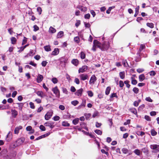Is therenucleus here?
Masks as SVG:
<instances>
[{
    "label": "nucleus",
    "instance_id": "nucleus-39",
    "mask_svg": "<svg viewBox=\"0 0 159 159\" xmlns=\"http://www.w3.org/2000/svg\"><path fill=\"white\" fill-rule=\"evenodd\" d=\"M80 57L82 59H84L85 58V54L84 52H82L80 53Z\"/></svg>",
    "mask_w": 159,
    "mask_h": 159
},
{
    "label": "nucleus",
    "instance_id": "nucleus-60",
    "mask_svg": "<svg viewBox=\"0 0 159 159\" xmlns=\"http://www.w3.org/2000/svg\"><path fill=\"white\" fill-rule=\"evenodd\" d=\"M145 100L146 101L150 102H152V100L151 98L150 97H147L146 98Z\"/></svg>",
    "mask_w": 159,
    "mask_h": 159
},
{
    "label": "nucleus",
    "instance_id": "nucleus-2",
    "mask_svg": "<svg viewBox=\"0 0 159 159\" xmlns=\"http://www.w3.org/2000/svg\"><path fill=\"white\" fill-rule=\"evenodd\" d=\"M52 91L55 94L56 97L59 98L60 97V91L57 86L52 88Z\"/></svg>",
    "mask_w": 159,
    "mask_h": 159
},
{
    "label": "nucleus",
    "instance_id": "nucleus-52",
    "mask_svg": "<svg viewBox=\"0 0 159 159\" xmlns=\"http://www.w3.org/2000/svg\"><path fill=\"white\" fill-rule=\"evenodd\" d=\"M130 110L134 114H136L137 113V111L134 108L131 109Z\"/></svg>",
    "mask_w": 159,
    "mask_h": 159
},
{
    "label": "nucleus",
    "instance_id": "nucleus-8",
    "mask_svg": "<svg viewBox=\"0 0 159 159\" xmlns=\"http://www.w3.org/2000/svg\"><path fill=\"white\" fill-rule=\"evenodd\" d=\"M54 123L50 121H47L45 123L44 125L46 126H49L51 129L53 128L54 126L53 125Z\"/></svg>",
    "mask_w": 159,
    "mask_h": 159
},
{
    "label": "nucleus",
    "instance_id": "nucleus-9",
    "mask_svg": "<svg viewBox=\"0 0 159 159\" xmlns=\"http://www.w3.org/2000/svg\"><path fill=\"white\" fill-rule=\"evenodd\" d=\"M88 67L86 66H82L81 68H80L78 72L79 73L80 72L83 73L85 71L88 69Z\"/></svg>",
    "mask_w": 159,
    "mask_h": 159
},
{
    "label": "nucleus",
    "instance_id": "nucleus-48",
    "mask_svg": "<svg viewBox=\"0 0 159 159\" xmlns=\"http://www.w3.org/2000/svg\"><path fill=\"white\" fill-rule=\"evenodd\" d=\"M122 62L123 64L125 66H128L126 60H124Z\"/></svg>",
    "mask_w": 159,
    "mask_h": 159
},
{
    "label": "nucleus",
    "instance_id": "nucleus-27",
    "mask_svg": "<svg viewBox=\"0 0 159 159\" xmlns=\"http://www.w3.org/2000/svg\"><path fill=\"white\" fill-rule=\"evenodd\" d=\"M16 104L18 105L19 109L20 110H22L23 106L24 105L23 103H17Z\"/></svg>",
    "mask_w": 159,
    "mask_h": 159
},
{
    "label": "nucleus",
    "instance_id": "nucleus-49",
    "mask_svg": "<svg viewBox=\"0 0 159 159\" xmlns=\"http://www.w3.org/2000/svg\"><path fill=\"white\" fill-rule=\"evenodd\" d=\"M33 27L34 28V31H36L39 30V27L36 25H34Z\"/></svg>",
    "mask_w": 159,
    "mask_h": 159
},
{
    "label": "nucleus",
    "instance_id": "nucleus-28",
    "mask_svg": "<svg viewBox=\"0 0 159 159\" xmlns=\"http://www.w3.org/2000/svg\"><path fill=\"white\" fill-rule=\"evenodd\" d=\"M44 48L45 50L47 51L48 52L51 51V48L50 46H45L44 47Z\"/></svg>",
    "mask_w": 159,
    "mask_h": 159
},
{
    "label": "nucleus",
    "instance_id": "nucleus-18",
    "mask_svg": "<svg viewBox=\"0 0 159 159\" xmlns=\"http://www.w3.org/2000/svg\"><path fill=\"white\" fill-rule=\"evenodd\" d=\"M71 63L75 66H77L79 63V61L77 59H73L72 60Z\"/></svg>",
    "mask_w": 159,
    "mask_h": 159
},
{
    "label": "nucleus",
    "instance_id": "nucleus-64",
    "mask_svg": "<svg viewBox=\"0 0 159 159\" xmlns=\"http://www.w3.org/2000/svg\"><path fill=\"white\" fill-rule=\"evenodd\" d=\"M145 119L147 121H151V119L150 117L147 115H146L144 117Z\"/></svg>",
    "mask_w": 159,
    "mask_h": 159
},
{
    "label": "nucleus",
    "instance_id": "nucleus-57",
    "mask_svg": "<svg viewBox=\"0 0 159 159\" xmlns=\"http://www.w3.org/2000/svg\"><path fill=\"white\" fill-rule=\"evenodd\" d=\"M39 128L40 129L43 131H44L45 130V127L42 125H40Z\"/></svg>",
    "mask_w": 159,
    "mask_h": 159
},
{
    "label": "nucleus",
    "instance_id": "nucleus-61",
    "mask_svg": "<svg viewBox=\"0 0 159 159\" xmlns=\"http://www.w3.org/2000/svg\"><path fill=\"white\" fill-rule=\"evenodd\" d=\"M24 39H23V41L22 42V45H24V44L26 43L27 41V39L25 37H24Z\"/></svg>",
    "mask_w": 159,
    "mask_h": 159
},
{
    "label": "nucleus",
    "instance_id": "nucleus-12",
    "mask_svg": "<svg viewBox=\"0 0 159 159\" xmlns=\"http://www.w3.org/2000/svg\"><path fill=\"white\" fill-rule=\"evenodd\" d=\"M83 91V89L82 88L78 90L75 93V94L78 96H81Z\"/></svg>",
    "mask_w": 159,
    "mask_h": 159
},
{
    "label": "nucleus",
    "instance_id": "nucleus-33",
    "mask_svg": "<svg viewBox=\"0 0 159 159\" xmlns=\"http://www.w3.org/2000/svg\"><path fill=\"white\" fill-rule=\"evenodd\" d=\"M17 154V152L16 151H13L11 154V157H15Z\"/></svg>",
    "mask_w": 159,
    "mask_h": 159
},
{
    "label": "nucleus",
    "instance_id": "nucleus-14",
    "mask_svg": "<svg viewBox=\"0 0 159 159\" xmlns=\"http://www.w3.org/2000/svg\"><path fill=\"white\" fill-rule=\"evenodd\" d=\"M36 93L38 96L42 98L45 96L43 93L42 91H38L36 92Z\"/></svg>",
    "mask_w": 159,
    "mask_h": 159
},
{
    "label": "nucleus",
    "instance_id": "nucleus-13",
    "mask_svg": "<svg viewBox=\"0 0 159 159\" xmlns=\"http://www.w3.org/2000/svg\"><path fill=\"white\" fill-rule=\"evenodd\" d=\"M59 53V50L58 48H55L54 49L53 51L52 52V54L53 55H56Z\"/></svg>",
    "mask_w": 159,
    "mask_h": 159
},
{
    "label": "nucleus",
    "instance_id": "nucleus-30",
    "mask_svg": "<svg viewBox=\"0 0 159 159\" xmlns=\"http://www.w3.org/2000/svg\"><path fill=\"white\" fill-rule=\"evenodd\" d=\"M74 40V41L77 43H79L80 42V38L78 36L75 37Z\"/></svg>",
    "mask_w": 159,
    "mask_h": 159
},
{
    "label": "nucleus",
    "instance_id": "nucleus-32",
    "mask_svg": "<svg viewBox=\"0 0 159 159\" xmlns=\"http://www.w3.org/2000/svg\"><path fill=\"white\" fill-rule=\"evenodd\" d=\"M79 120L78 118H76L73 120L72 122L74 125H76L78 123Z\"/></svg>",
    "mask_w": 159,
    "mask_h": 159
},
{
    "label": "nucleus",
    "instance_id": "nucleus-35",
    "mask_svg": "<svg viewBox=\"0 0 159 159\" xmlns=\"http://www.w3.org/2000/svg\"><path fill=\"white\" fill-rule=\"evenodd\" d=\"M151 134L152 136H154L157 134V132L153 129L151 130Z\"/></svg>",
    "mask_w": 159,
    "mask_h": 159
},
{
    "label": "nucleus",
    "instance_id": "nucleus-31",
    "mask_svg": "<svg viewBox=\"0 0 159 159\" xmlns=\"http://www.w3.org/2000/svg\"><path fill=\"white\" fill-rule=\"evenodd\" d=\"M111 90V87L109 86L107 87L106 89L105 94L107 95L109 94Z\"/></svg>",
    "mask_w": 159,
    "mask_h": 159
},
{
    "label": "nucleus",
    "instance_id": "nucleus-25",
    "mask_svg": "<svg viewBox=\"0 0 159 159\" xmlns=\"http://www.w3.org/2000/svg\"><path fill=\"white\" fill-rule=\"evenodd\" d=\"M120 78L123 79L125 78V72L124 71L121 72L119 74Z\"/></svg>",
    "mask_w": 159,
    "mask_h": 159
},
{
    "label": "nucleus",
    "instance_id": "nucleus-34",
    "mask_svg": "<svg viewBox=\"0 0 159 159\" xmlns=\"http://www.w3.org/2000/svg\"><path fill=\"white\" fill-rule=\"evenodd\" d=\"M129 81L128 80H125L124 81V83L126 84L127 88H129L130 87V85L129 84Z\"/></svg>",
    "mask_w": 159,
    "mask_h": 159
},
{
    "label": "nucleus",
    "instance_id": "nucleus-50",
    "mask_svg": "<svg viewBox=\"0 0 159 159\" xmlns=\"http://www.w3.org/2000/svg\"><path fill=\"white\" fill-rule=\"evenodd\" d=\"M145 133L141 131V132H138L137 133V134L138 135H140L141 136H143L144 135Z\"/></svg>",
    "mask_w": 159,
    "mask_h": 159
},
{
    "label": "nucleus",
    "instance_id": "nucleus-6",
    "mask_svg": "<svg viewBox=\"0 0 159 159\" xmlns=\"http://www.w3.org/2000/svg\"><path fill=\"white\" fill-rule=\"evenodd\" d=\"M25 141V138L23 137L18 139L16 141V146H19L22 144Z\"/></svg>",
    "mask_w": 159,
    "mask_h": 159
},
{
    "label": "nucleus",
    "instance_id": "nucleus-40",
    "mask_svg": "<svg viewBox=\"0 0 159 159\" xmlns=\"http://www.w3.org/2000/svg\"><path fill=\"white\" fill-rule=\"evenodd\" d=\"M133 91L134 93L137 94L139 93V89L136 87H134L133 89Z\"/></svg>",
    "mask_w": 159,
    "mask_h": 159
},
{
    "label": "nucleus",
    "instance_id": "nucleus-4",
    "mask_svg": "<svg viewBox=\"0 0 159 159\" xmlns=\"http://www.w3.org/2000/svg\"><path fill=\"white\" fill-rule=\"evenodd\" d=\"M53 113V112L51 111H48L45 116V119L48 120L52 116Z\"/></svg>",
    "mask_w": 159,
    "mask_h": 159
},
{
    "label": "nucleus",
    "instance_id": "nucleus-46",
    "mask_svg": "<svg viewBox=\"0 0 159 159\" xmlns=\"http://www.w3.org/2000/svg\"><path fill=\"white\" fill-rule=\"evenodd\" d=\"M95 133L98 134H101L102 133V131L98 129H96L95 130Z\"/></svg>",
    "mask_w": 159,
    "mask_h": 159
},
{
    "label": "nucleus",
    "instance_id": "nucleus-53",
    "mask_svg": "<svg viewBox=\"0 0 159 159\" xmlns=\"http://www.w3.org/2000/svg\"><path fill=\"white\" fill-rule=\"evenodd\" d=\"M30 107L32 109H34L35 108V106H34V103L32 102H30Z\"/></svg>",
    "mask_w": 159,
    "mask_h": 159
},
{
    "label": "nucleus",
    "instance_id": "nucleus-56",
    "mask_svg": "<svg viewBox=\"0 0 159 159\" xmlns=\"http://www.w3.org/2000/svg\"><path fill=\"white\" fill-rule=\"evenodd\" d=\"M47 63L48 62L46 61H43L41 63V64L42 66L45 67L46 66Z\"/></svg>",
    "mask_w": 159,
    "mask_h": 159
},
{
    "label": "nucleus",
    "instance_id": "nucleus-5",
    "mask_svg": "<svg viewBox=\"0 0 159 159\" xmlns=\"http://www.w3.org/2000/svg\"><path fill=\"white\" fill-rule=\"evenodd\" d=\"M145 46L144 44H141L140 45L139 50L137 53V54L140 56V52L142 51H144L145 49Z\"/></svg>",
    "mask_w": 159,
    "mask_h": 159
},
{
    "label": "nucleus",
    "instance_id": "nucleus-16",
    "mask_svg": "<svg viewBox=\"0 0 159 159\" xmlns=\"http://www.w3.org/2000/svg\"><path fill=\"white\" fill-rule=\"evenodd\" d=\"M22 127L21 126H20L18 127H16L15 128V130H14L15 134H18L19 132V130L20 129H22Z\"/></svg>",
    "mask_w": 159,
    "mask_h": 159
},
{
    "label": "nucleus",
    "instance_id": "nucleus-19",
    "mask_svg": "<svg viewBox=\"0 0 159 159\" xmlns=\"http://www.w3.org/2000/svg\"><path fill=\"white\" fill-rule=\"evenodd\" d=\"M145 78V76L143 74H141L139 76V79L140 81H142Z\"/></svg>",
    "mask_w": 159,
    "mask_h": 159
},
{
    "label": "nucleus",
    "instance_id": "nucleus-44",
    "mask_svg": "<svg viewBox=\"0 0 159 159\" xmlns=\"http://www.w3.org/2000/svg\"><path fill=\"white\" fill-rule=\"evenodd\" d=\"M78 102L77 101H76V100H75V101H72L71 102V104L75 106H76V105H77V104H78Z\"/></svg>",
    "mask_w": 159,
    "mask_h": 159
},
{
    "label": "nucleus",
    "instance_id": "nucleus-62",
    "mask_svg": "<svg viewBox=\"0 0 159 159\" xmlns=\"http://www.w3.org/2000/svg\"><path fill=\"white\" fill-rule=\"evenodd\" d=\"M149 73H150V75L151 76H154L156 74L155 72L154 71H153V70L149 72Z\"/></svg>",
    "mask_w": 159,
    "mask_h": 159
},
{
    "label": "nucleus",
    "instance_id": "nucleus-38",
    "mask_svg": "<svg viewBox=\"0 0 159 159\" xmlns=\"http://www.w3.org/2000/svg\"><path fill=\"white\" fill-rule=\"evenodd\" d=\"M88 96L90 97H92L93 96V93L91 91H88L87 92Z\"/></svg>",
    "mask_w": 159,
    "mask_h": 159
},
{
    "label": "nucleus",
    "instance_id": "nucleus-29",
    "mask_svg": "<svg viewBox=\"0 0 159 159\" xmlns=\"http://www.w3.org/2000/svg\"><path fill=\"white\" fill-rule=\"evenodd\" d=\"M11 43L12 44H14L16 43V38L14 37H12L11 38Z\"/></svg>",
    "mask_w": 159,
    "mask_h": 159
},
{
    "label": "nucleus",
    "instance_id": "nucleus-1",
    "mask_svg": "<svg viewBox=\"0 0 159 159\" xmlns=\"http://www.w3.org/2000/svg\"><path fill=\"white\" fill-rule=\"evenodd\" d=\"M97 45L98 47L102 51L107 50L109 47V43L108 42H104L102 43H101L99 42H97Z\"/></svg>",
    "mask_w": 159,
    "mask_h": 159
},
{
    "label": "nucleus",
    "instance_id": "nucleus-47",
    "mask_svg": "<svg viewBox=\"0 0 159 159\" xmlns=\"http://www.w3.org/2000/svg\"><path fill=\"white\" fill-rule=\"evenodd\" d=\"M84 115L86 119H88L90 117L91 115L89 113H85L84 114Z\"/></svg>",
    "mask_w": 159,
    "mask_h": 159
},
{
    "label": "nucleus",
    "instance_id": "nucleus-15",
    "mask_svg": "<svg viewBox=\"0 0 159 159\" xmlns=\"http://www.w3.org/2000/svg\"><path fill=\"white\" fill-rule=\"evenodd\" d=\"M11 112L12 116L14 117H16L18 114V112L15 110H11Z\"/></svg>",
    "mask_w": 159,
    "mask_h": 159
},
{
    "label": "nucleus",
    "instance_id": "nucleus-45",
    "mask_svg": "<svg viewBox=\"0 0 159 159\" xmlns=\"http://www.w3.org/2000/svg\"><path fill=\"white\" fill-rule=\"evenodd\" d=\"M74 82L77 84H79L80 83V80L77 78H76L75 79Z\"/></svg>",
    "mask_w": 159,
    "mask_h": 159
},
{
    "label": "nucleus",
    "instance_id": "nucleus-36",
    "mask_svg": "<svg viewBox=\"0 0 159 159\" xmlns=\"http://www.w3.org/2000/svg\"><path fill=\"white\" fill-rule=\"evenodd\" d=\"M147 25L151 28H153L154 27V24L152 23H147Z\"/></svg>",
    "mask_w": 159,
    "mask_h": 159
},
{
    "label": "nucleus",
    "instance_id": "nucleus-7",
    "mask_svg": "<svg viewBox=\"0 0 159 159\" xmlns=\"http://www.w3.org/2000/svg\"><path fill=\"white\" fill-rule=\"evenodd\" d=\"M97 80V78L95 75H93L91 76L89 81V84H94L95 82Z\"/></svg>",
    "mask_w": 159,
    "mask_h": 159
},
{
    "label": "nucleus",
    "instance_id": "nucleus-54",
    "mask_svg": "<svg viewBox=\"0 0 159 159\" xmlns=\"http://www.w3.org/2000/svg\"><path fill=\"white\" fill-rule=\"evenodd\" d=\"M101 152H102L103 153H104L106 154L107 156H108L109 155V153H108L106 152L104 149H102L101 150Z\"/></svg>",
    "mask_w": 159,
    "mask_h": 159
},
{
    "label": "nucleus",
    "instance_id": "nucleus-58",
    "mask_svg": "<svg viewBox=\"0 0 159 159\" xmlns=\"http://www.w3.org/2000/svg\"><path fill=\"white\" fill-rule=\"evenodd\" d=\"M60 118L59 116H56L54 117L53 120L55 121H57L58 120H59Z\"/></svg>",
    "mask_w": 159,
    "mask_h": 159
},
{
    "label": "nucleus",
    "instance_id": "nucleus-42",
    "mask_svg": "<svg viewBox=\"0 0 159 159\" xmlns=\"http://www.w3.org/2000/svg\"><path fill=\"white\" fill-rule=\"evenodd\" d=\"M142 150L143 151V152L145 153H148V150L147 148H143L142 149Z\"/></svg>",
    "mask_w": 159,
    "mask_h": 159
},
{
    "label": "nucleus",
    "instance_id": "nucleus-51",
    "mask_svg": "<svg viewBox=\"0 0 159 159\" xmlns=\"http://www.w3.org/2000/svg\"><path fill=\"white\" fill-rule=\"evenodd\" d=\"M114 97H116V98H117V96L116 94V93H112L110 96V98H111Z\"/></svg>",
    "mask_w": 159,
    "mask_h": 159
},
{
    "label": "nucleus",
    "instance_id": "nucleus-11",
    "mask_svg": "<svg viewBox=\"0 0 159 159\" xmlns=\"http://www.w3.org/2000/svg\"><path fill=\"white\" fill-rule=\"evenodd\" d=\"M97 42H98L96 40H93V48H92V50H93L94 51H96V47H98V45H97L98 43Z\"/></svg>",
    "mask_w": 159,
    "mask_h": 159
},
{
    "label": "nucleus",
    "instance_id": "nucleus-17",
    "mask_svg": "<svg viewBox=\"0 0 159 159\" xmlns=\"http://www.w3.org/2000/svg\"><path fill=\"white\" fill-rule=\"evenodd\" d=\"M150 148L152 149H157L159 147V145L157 144H152L150 146Z\"/></svg>",
    "mask_w": 159,
    "mask_h": 159
},
{
    "label": "nucleus",
    "instance_id": "nucleus-26",
    "mask_svg": "<svg viewBox=\"0 0 159 159\" xmlns=\"http://www.w3.org/2000/svg\"><path fill=\"white\" fill-rule=\"evenodd\" d=\"M62 125L63 126L68 127L70 125L67 121H64L62 122Z\"/></svg>",
    "mask_w": 159,
    "mask_h": 159
},
{
    "label": "nucleus",
    "instance_id": "nucleus-59",
    "mask_svg": "<svg viewBox=\"0 0 159 159\" xmlns=\"http://www.w3.org/2000/svg\"><path fill=\"white\" fill-rule=\"evenodd\" d=\"M37 11L39 12V14H41L42 12L41 8L39 7H37Z\"/></svg>",
    "mask_w": 159,
    "mask_h": 159
},
{
    "label": "nucleus",
    "instance_id": "nucleus-43",
    "mask_svg": "<svg viewBox=\"0 0 159 159\" xmlns=\"http://www.w3.org/2000/svg\"><path fill=\"white\" fill-rule=\"evenodd\" d=\"M122 151L123 153L125 154L128 153V150L126 148H123L122 149Z\"/></svg>",
    "mask_w": 159,
    "mask_h": 159
},
{
    "label": "nucleus",
    "instance_id": "nucleus-10",
    "mask_svg": "<svg viewBox=\"0 0 159 159\" xmlns=\"http://www.w3.org/2000/svg\"><path fill=\"white\" fill-rule=\"evenodd\" d=\"M43 79V77L42 75L38 74L37 78V81L38 83H40Z\"/></svg>",
    "mask_w": 159,
    "mask_h": 159
},
{
    "label": "nucleus",
    "instance_id": "nucleus-37",
    "mask_svg": "<svg viewBox=\"0 0 159 159\" xmlns=\"http://www.w3.org/2000/svg\"><path fill=\"white\" fill-rule=\"evenodd\" d=\"M140 102V100H139L138 101H135L134 102V105L135 107H137Z\"/></svg>",
    "mask_w": 159,
    "mask_h": 159
},
{
    "label": "nucleus",
    "instance_id": "nucleus-20",
    "mask_svg": "<svg viewBox=\"0 0 159 159\" xmlns=\"http://www.w3.org/2000/svg\"><path fill=\"white\" fill-rule=\"evenodd\" d=\"M63 34L64 32L63 31H61L59 32L57 35V38H61L63 36Z\"/></svg>",
    "mask_w": 159,
    "mask_h": 159
},
{
    "label": "nucleus",
    "instance_id": "nucleus-21",
    "mask_svg": "<svg viewBox=\"0 0 159 159\" xmlns=\"http://www.w3.org/2000/svg\"><path fill=\"white\" fill-rule=\"evenodd\" d=\"M56 31V30L52 27L51 26L50 27L49 29V32L50 33L53 34L55 33Z\"/></svg>",
    "mask_w": 159,
    "mask_h": 159
},
{
    "label": "nucleus",
    "instance_id": "nucleus-23",
    "mask_svg": "<svg viewBox=\"0 0 159 159\" xmlns=\"http://www.w3.org/2000/svg\"><path fill=\"white\" fill-rule=\"evenodd\" d=\"M134 152L138 156H139L141 153H142V152H140V150L138 149H135L134 151Z\"/></svg>",
    "mask_w": 159,
    "mask_h": 159
},
{
    "label": "nucleus",
    "instance_id": "nucleus-55",
    "mask_svg": "<svg viewBox=\"0 0 159 159\" xmlns=\"http://www.w3.org/2000/svg\"><path fill=\"white\" fill-rule=\"evenodd\" d=\"M119 85H120V86L121 88H122L123 87V86L124 85V83L122 81V80L120 81Z\"/></svg>",
    "mask_w": 159,
    "mask_h": 159
},
{
    "label": "nucleus",
    "instance_id": "nucleus-22",
    "mask_svg": "<svg viewBox=\"0 0 159 159\" xmlns=\"http://www.w3.org/2000/svg\"><path fill=\"white\" fill-rule=\"evenodd\" d=\"M131 84L133 85H135L137 83V80L134 79L133 77H132L131 78Z\"/></svg>",
    "mask_w": 159,
    "mask_h": 159
},
{
    "label": "nucleus",
    "instance_id": "nucleus-24",
    "mask_svg": "<svg viewBox=\"0 0 159 159\" xmlns=\"http://www.w3.org/2000/svg\"><path fill=\"white\" fill-rule=\"evenodd\" d=\"M80 126L86 129L87 130H88L87 127L86 126V124L84 122H81L80 124Z\"/></svg>",
    "mask_w": 159,
    "mask_h": 159
},
{
    "label": "nucleus",
    "instance_id": "nucleus-3",
    "mask_svg": "<svg viewBox=\"0 0 159 159\" xmlns=\"http://www.w3.org/2000/svg\"><path fill=\"white\" fill-rule=\"evenodd\" d=\"M79 77L80 80L82 81H84L89 78L88 75L86 74H80Z\"/></svg>",
    "mask_w": 159,
    "mask_h": 159
},
{
    "label": "nucleus",
    "instance_id": "nucleus-41",
    "mask_svg": "<svg viewBox=\"0 0 159 159\" xmlns=\"http://www.w3.org/2000/svg\"><path fill=\"white\" fill-rule=\"evenodd\" d=\"M52 82L54 84H56L58 82V80L56 78H53L52 79Z\"/></svg>",
    "mask_w": 159,
    "mask_h": 159
},
{
    "label": "nucleus",
    "instance_id": "nucleus-63",
    "mask_svg": "<svg viewBox=\"0 0 159 159\" xmlns=\"http://www.w3.org/2000/svg\"><path fill=\"white\" fill-rule=\"evenodd\" d=\"M80 24V20H77L75 25L76 27H78Z\"/></svg>",
    "mask_w": 159,
    "mask_h": 159
}]
</instances>
